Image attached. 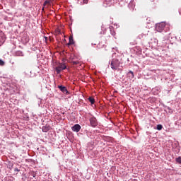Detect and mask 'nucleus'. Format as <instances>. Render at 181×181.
<instances>
[{
  "mask_svg": "<svg viewBox=\"0 0 181 181\" xmlns=\"http://www.w3.org/2000/svg\"><path fill=\"white\" fill-rule=\"evenodd\" d=\"M83 4H88V0H83Z\"/></svg>",
  "mask_w": 181,
  "mask_h": 181,
  "instance_id": "obj_26",
  "label": "nucleus"
},
{
  "mask_svg": "<svg viewBox=\"0 0 181 181\" xmlns=\"http://www.w3.org/2000/svg\"><path fill=\"white\" fill-rule=\"evenodd\" d=\"M16 56H20V57H23V52L22 51H17L16 52Z\"/></svg>",
  "mask_w": 181,
  "mask_h": 181,
  "instance_id": "obj_15",
  "label": "nucleus"
},
{
  "mask_svg": "<svg viewBox=\"0 0 181 181\" xmlns=\"http://www.w3.org/2000/svg\"><path fill=\"white\" fill-rule=\"evenodd\" d=\"M42 129V132H49V131H50V126L49 125L43 126Z\"/></svg>",
  "mask_w": 181,
  "mask_h": 181,
  "instance_id": "obj_10",
  "label": "nucleus"
},
{
  "mask_svg": "<svg viewBox=\"0 0 181 181\" xmlns=\"http://www.w3.org/2000/svg\"><path fill=\"white\" fill-rule=\"evenodd\" d=\"M128 8L130 11H134L135 9V1L131 0L130 2L128 4Z\"/></svg>",
  "mask_w": 181,
  "mask_h": 181,
  "instance_id": "obj_6",
  "label": "nucleus"
},
{
  "mask_svg": "<svg viewBox=\"0 0 181 181\" xmlns=\"http://www.w3.org/2000/svg\"><path fill=\"white\" fill-rule=\"evenodd\" d=\"M165 26H166V23H165V22L157 23L156 24V30L160 33L163 32Z\"/></svg>",
  "mask_w": 181,
  "mask_h": 181,
  "instance_id": "obj_2",
  "label": "nucleus"
},
{
  "mask_svg": "<svg viewBox=\"0 0 181 181\" xmlns=\"http://www.w3.org/2000/svg\"><path fill=\"white\" fill-rule=\"evenodd\" d=\"M4 42V33H0V43H2Z\"/></svg>",
  "mask_w": 181,
  "mask_h": 181,
  "instance_id": "obj_18",
  "label": "nucleus"
},
{
  "mask_svg": "<svg viewBox=\"0 0 181 181\" xmlns=\"http://www.w3.org/2000/svg\"><path fill=\"white\" fill-rule=\"evenodd\" d=\"M58 88L64 94H69V90H67V88H66V86H63V85H60V86H58Z\"/></svg>",
  "mask_w": 181,
  "mask_h": 181,
  "instance_id": "obj_5",
  "label": "nucleus"
},
{
  "mask_svg": "<svg viewBox=\"0 0 181 181\" xmlns=\"http://www.w3.org/2000/svg\"><path fill=\"white\" fill-rule=\"evenodd\" d=\"M49 4V1H45L44 2V6H46V4Z\"/></svg>",
  "mask_w": 181,
  "mask_h": 181,
  "instance_id": "obj_25",
  "label": "nucleus"
},
{
  "mask_svg": "<svg viewBox=\"0 0 181 181\" xmlns=\"http://www.w3.org/2000/svg\"><path fill=\"white\" fill-rule=\"evenodd\" d=\"M62 69H61L59 66L55 68V71H57V74H60L62 73Z\"/></svg>",
  "mask_w": 181,
  "mask_h": 181,
  "instance_id": "obj_16",
  "label": "nucleus"
},
{
  "mask_svg": "<svg viewBox=\"0 0 181 181\" xmlns=\"http://www.w3.org/2000/svg\"><path fill=\"white\" fill-rule=\"evenodd\" d=\"M162 128H163V126H162V124H158L156 129H158V131H162Z\"/></svg>",
  "mask_w": 181,
  "mask_h": 181,
  "instance_id": "obj_19",
  "label": "nucleus"
},
{
  "mask_svg": "<svg viewBox=\"0 0 181 181\" xmlns=\"http://www.w3.org/2000/svg\"><path fill=\"white\" fill-rule=\"evenodd\" d=\"M30 176L33 177H36V173L35 172H31L30 173Z\"/></svg>",
  "mask_w": 181,
  "mask_h": 181,
  "instance_id": "obj_22",
  "label": "nucleus"
},
{
  "mask_svg": "<svg viewBox=\"0 0 181 181\" xmlns=\"http://www.w3.org/2000/svg\"><path fill=\"white\" fill-rule=\"evenodd\" d=\"M14 172H21V170H19L18 168H15Z\"/></svg>",
  "mask_w": 181,
  "mask_h": 181,
  "instance_id": "obj_24",
  "label": "nucleus"
},
{
  "mask_svg": "<svg viewBox=\"0 0 181 181\" xmlns=\"http://www.w3.org/2000/svg\"><path fill=\"white\" fill-rule=\"evenodd\" d=\"M175 160H176L177 163H179L180 165H181V157H180V156H179L178 158H177L175 159Z\"/></svg>",
  "mask_w": 181,
  "mask_h": 181,
  "instance_id": "obj_20",
  "label": "nucleus"
},
{
  "mask_svg": "<svg viewBox=\"0 0 181 181\" xmlns=\"http://www.w3.org/2000/svg\"><path fill=\"white\" fill-rule=\"evenodd\" d=\"M25 42H29V37L25 38Z\"/></svg>",
  "mask_w": 181,
  "mask_h": 181,
  "instance_id": "obj_27",
  "label": "nucleus"
},
{
  "mask_svg": "<svg viewBox=\"0 0 181 181\" xmlns=\"http://www.w3.org/2000/svg\"><path fill=\"white\" fill-rule=\"evenodd\" d=\"M89 122L92 128H95V127L98 125V121H97V118H95V117H90Z\"/></svg>",
  "mask_w": 181,
  "mask_h": 181,
  "instance_id": "obj_3",
  "label": "nucleus"
},
{
  "mask_svg": "<svg viewBox=\"0 0 181 181\" xmlns=\"http://www.w3.org/2000/svg\"><path fill=\"white\" fill-rule=\"evenodd\" d=\"M71 129L74 132H80V129H81V126H80V124H74L71 127Z\"/></svg>",
  "mask_w": 181,
  "mask_h": 181,
  "instance_id": "obj_4",
  "label": "nucleus"
},
{
  "mask_svg": "<svg viewBox=\"0 0 181 181\" xmlns=\"http://www.w3.org/2000/svg\"><path fill=\"white\" fill-rule=\"evenodd\" d=\"M71 60H72L71 61L72 64H74V65L80 64V61L76 60V57L71 56Z\"/></svg>",
  "mask_w": 181,
  "mask_h": 181,
  "instance_id": "obj_8",
  "label": "nucleus"
},
{
  "mask_svg": "<svg viewBox=\"0 0 181 181\" xmlns=\"http://www.w3.org/2000/svg\"><path fill=\"white\" fill-rule=\"evenodd\" d=\"M165 109L168 110V112H169V114H173V110H172V108L169 106H165Z\"/></svg>",
  "mask_w": 181,
  "mask_h": 181,
  "instance_id": "obj_13",
  "label": "nucleus"
},
{
  "mask_svg": "<svg viewBox=\"0 0 181 181\" xmlns=\"http://www.w3.org/2000/svg\"><path fill=\"white\" fill-rule=\"evenodd\" d=\"M112 5V0H105L103 2V6L107 8V6H111Z\"/></svg>",
  "mask_w": 181,
  "mask_h": 181,
  "instance_id": "obj_7",
  "label": "nucleus"
},
{
  "mask_svg": "<svg viewBox=\"0 0 181 181\" xmlns=\"http://www.w3.org/2000/svg\"><path fill=\"white\" fill-rule=\"evenodd\" d=\"M104 141H105L106 142H112V139L110 136H105L103 138Z\"/></svg>",
  "mask_w": 181,
  "mask_h": 181,
  "instance_id": "obj_12",
  "label": "nucleus"
},
{
  "mask_svg": "<svg viewBox=\"0 0 181 181\" xmlns=\"http://www.w3.org/2000/svg\"><path fill=\"white\" fill-rule=\"evenodd\" d=\"M110 33H111L112 36H115V31H114L113 29L110 28Z\"/></svg>",
  "mask_w": 181,
  "mask_h": 181,
  "instance_id": "obj_21",
  "label": "nucleus"
},
{
  "mask_svg": "<svg viewBox=\"0 0 181 181\" xmlns=\"http://www.w3.org/2000/svg\"><path fill=\"white\" fill-rule=\"evenodd\" d=\"M58 67L61 69V70H66L67 69V66H66V64H60L59 66H58Z\"/></svg>",
  "mask_w": 181,
  "mask_h": 181,
  "instance_id": "obj_14",
  "label": "nucleus"
},
{
  "mask_svg": "<svg viewBox=\"0 0 181 181\" xmlns=\"http://www.w3.org/2000/svg\"><path fill=\"white\" fill-rule=\"evenodd\" d=\"M127 76L129 77V78L130 80H132V79L135 77V75L134 74V71H129L127 73Z\"/></svg>",
  "mask_w": 181,
  "mask_h": 181,
  "instance_id": "obj_9",
  "label": "nucleus"
},
{
  "mask_svg": "<svg viewBox=\"0 0 181 181\" xmlns=\"http://www.w3.org/2000/svg\"><path fill=\"white\" fill-rule=\"evenodd\" d=\"M88 100L90 101V104H94L95 103V100L93 97H89Z\"/></svg>",
  "mask_w": 181,
  "mask_h": 181,
  "instance_id": "obj_17",
  "label": "nucleus"
},
{
  "mask_svg": "<svg viewBox=\"0 0 181 181\" xmlns=\"http://www.w3.org/2000/svg\"><path fill=\"white\" fill-rule=\"evenodd\" d=\"M71 45H74V40L73 39V36L69 37V42L67 44L68 46H71Z\"/></svg>",
  "mask_w": 181,
  "mask_h": 181,
  "instance_id": "obj_11",
  "label": "nucleus"
},
{
  "mask_svg": "<svg viewBox=\"0 0 181 181\" xmlns=\"http://www.w3.org/2000/svg\"><path fill=\"white\" fill-rule=\"evenodd\" d=\"M0 66H5V62L0 59Z\"/></svg>",
  "mask_w": 181,
  "mask_h": 181,
  "instance_id": "obj_23",
  "label": "nucleus"
},
{
  "mask_svg": "<svg viewBox=\"0 0 181 181\" xmlns=\"http://www.w3.org/2000/svg\"><path fill=\"white\" fill-rule=\"evenodd\" d=\"M119 64L121 62L117 59H112L110 63V67L112 70H118L119 69Z\"/></svg>",
  "mask_w": 181,
  "mask_h": 181,
  "instance_id": "obj_1",
  "label": "nucleus"
}]
</instances>
